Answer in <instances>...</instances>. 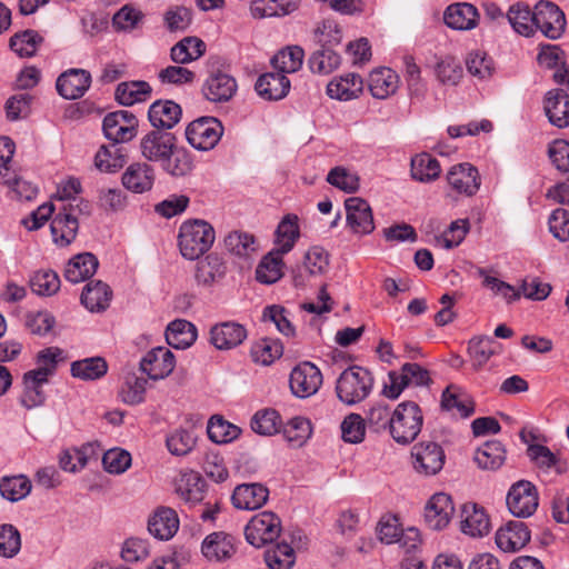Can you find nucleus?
<instances>
[{
	"instance_id": "nucleus-32",
	"label": "nucleus",
	"mask_w": 569,
	"mask_h": 569,
	"mask_svg": "<svg viewBox=\"0 0 569 569\" xmlns=\"http://www.w3.org/2000/svg\"><path fill=\"white\" fill-rule=\"evenodd\" d=\"M112 299V290L101 280L88 282L81 293V303L91 312L104 311Z\"/></svg>"
},
{
	"instance_id": "nucleus-51",
	"label": "nucleus",
	"mask_w": 569,
	"mask_h": 569,
	"mask_svg": "<svg viewBox=\"0 0 569 569\" xmlns=\"http://www.w3.org/2000/svg\"><path fill=\"white\" fill-rule=\"evenodd\" d=\"M207 432L209 439L213 442L227 443L237 439L241 429L224 420L221 416H213L208 422Z\"/></svg>"
},
{
	"instance_id": "nucleus-36",
	"label": "nucleus",
	"mask_w": 569,
	"mask_h": 569,
	"mask_svg": "<svg viewBox=\"0 0 569 569\" xmlns=\"http://www.w3.org/2000/svg\"><path fill=\"white\" fill-rule=\"evenodd\" d=\"M152 89L147 81H124L116 88V100L122 106H132L134 103L147 101L151 96Z\"/></svg>"
},
{
	"instance_id": "nucleus-45",
	"label": "nucleus",
	"mask_w": 569,
	"mask_h": 569,
	"mask_svg": "<svg viewBox=\"0 0 569 569\" xmlns=\"http://www.w3.org/2000/svg\"><path fill=\"white\" fill-rule=\"evenodd\" d=\"M300 236L298 217L296 214H287L279 222L276 230V250L279 253H288L293 248Z\"/></svg>"
},
{
	"instance_id": "nucleus-44",
	"label": "nucleus",
	"mask_w": 569,
	"mask_h": 569,
	"mask_svg": "<svg viewBox=\"0 0 569 569\" xmlns=\"http://www.w3.org/2000/svg\"><path fill=\"white\" fill-rule=\"evenodd\" d=\"M71 375L81 380H98L107 375L108 363L102 357H91L73 361Z\"/></svg>"
},
{
	"instance_id": "nucleus-13",
	"label": "nucleus",
	"mask_w": 569,
	"mask_h": 569,
	"mask_svg": "<svg viewBox=\"0 0 569 569\" xmlns=\"http://www.w3.org/2000/svg\"><path fill=\"white\" fill-rule=\"evenodd\" d=\"M174 366L173 353L164 347L153 348L140 361L141 371L152 380L168 377L173 371Z\"/></svg>"
},
{
	"instance_id": "nucleus-16",
	"label": "nucleus",
	"mask_w": 569,
	"mask_h": 569,
	"mask_svg": "<svg viewBox=\"0 0 569 569\" xmlns=\"http://www.w3.org/2000/svg\"><path fill=\"white\" fill-rule=\"evenodd\" d=\"M449 186L460 194L471 197L480 188V177L478 169L470 163H459L447 173Z\"/></svg>"
},
{
	"instance_id": "nucleus-39",
	"label": "nucleus",
	"mask_w": 569,
	"mask_h": 569,
	"mask_svg": "<svg viewBox=\"0 0 569 569\" xmlns=\"http://www.w3.org/2000/svg\"><path fill=\"white\" fill-rule=\"evenodd\" d=\"M126 161L124 149L114 142L110 146H101L94 157V166L102 172H116L124 166Z\"/></svg>"
},
{
	"instance_id": "nucleus-49",
	"label": "nucleus",
	"mask_w": 569,
	"mask_h": 569,
	"mask_svg": "<svg viewBox=\"0 0 569 569\" xmlns=\"http://www.w3.org/2000/svg\"><path fill=\"white\" fill-rule=\"evenodd\" d=\"M305 52L299 46L287 47L271 59V64L279 73H292L298 71L303 62Z\"/></svg>"
},
{
	"instance_id": "nucleus-50",
	"label": "nucleus",
	"mask_w": 569,
	"mask_h": 569,
	"mask_svg": "<svg viewBox=\"0 0 569 569\" xmlns=\"http://www.w3.org/2000/svg\"><path fill=\"white\" fill-rule=\"evenodd\" d=\"M283 353V346L278 339H260L251 348L252 360L257 363L269 366Z\"/></svg>"
},
{
	"instance_id": "nucleus-14",
	"label": "nucleus",
	"mask_w": 569,
	"mask_h": 569,
	"mask_svg": "<svg viewBox=\"0 0 569 569\" xmlns=\"http://www.w3.org/2000/svg\"><path fill=\"white\" fill-rule=\"evenodd\" d=\"M455 512L451 497L445 492L435 493L425 507V521L432 530L445 529Z\"/></svg>"
},
{
	"instance_id": "nucleus-37",
	"label": "nucleus",
	"mask_w": 569,
	"mask_h": 569,
	"mask_svg": "<svg viewBox=\"0 0 569 569\" xmlns=\"http://www.w3.org/2000/svg\"><path fill=\"white\" fill-rule=\"evenodd\" d=\"M473 459L483 470H497L506 460V449L500 441H487L476 450Z\"/></svg>"
},
{
	"instance_id": "nucleus-18",
	"label": "nucleus",
	"mask_w": 569,
	"mask_h": 569,
	"mask_svg": "<svg viewBox=\"0 0 569 569\" xmlns=\"http://www.w3.org/2000/svg\"><path fill=\"white\" fill-rule=\"evenodd\" d=\"M91 76L83 69H70L61 73L56 82L57 91L68 100L82 97L89 89Z\"/></svg>"
},
{
	"instance_id": "nucleus-29",
	"label": "nucleus",
	"mask_w": 569,
	"mask_h": 569,
	"mask_svg": "<svg viewBox=\"0 0 569 569\" xmlns=\"http://www.w3.org/2000/svg\"><path fill=\"white\" fill-rule=\"evenodd\" d=\"M254 89L266 100H280L288 94L290 81L283 73L267 72L258 78Z\"/></svg>"
},
{
	"instance_id": "nucleus-64",
	"label": "nucleus",
	"mask_w": 569,
	"mask_h": 569,
	"mask_svg": "<svg viewBox=\"0 0 569 569\" xmlns=\"http://www.w3.org/2000/svg\"><path fill=\"white\" fill-rule=\"evenodd\" d=\"M342 439L349 443H360L366 435V420L358 413L348 415L341 422Z\"/></svg>"
},
{
	"instance_id": "nucleus-52",
	"label": "nucleus",
	"mask_w": 569,
	"mask_h": 569,
	"mask_svg": "<svg viewBox=\"0 0 569 569\" xmlns=\"http://www.w3.org/2000/svg\"><path fill=\"white\" fill-rule=\"evenodd\" d=\"M311 422L303 417H295L283 428L284 439L295 448L302 447L311 437Z\"/></svg>"
},
{
	"instance_id": "nucleus-23",
	"label": "nucleus",
	"mask_w": 569,
	"mask_h": 569,
	"mask_svg": "<svg viewBox=\"0 0 569 569\" xmlns=\"http://www.w3.org/2000/svg\"><path fill=\"white\" fill-rule=\"evenodd\" d=\"M461 531L470 537H483L490 531V520L482 507L468 502L461 508Z\"/></svg>"
},
{
	"instance_id": "nucleus-19",
	"label": "nucleus",
	"mask_w": 569,
	"mask_h": 569,
	"mask_svg": "<svg viewBox=\"0 0 569 569\" xmlns=\"http://www.w3.org/2000/svg\"><path fill=\"white\" fill-rule=\"evenodd\" d=\"M378 536L388 545L399 542L407 552L416 550L420 543L418 530L411 528L403 533L396 519H382L378 525Z\"/></svg>"
},
{
	"instance_id": "nucleus-43",
	"label": "nucleus",
	"mask_w": 569,
	"mask_h": 569,
	"mask_svg": "<svg viewBox=\"0 0 569 569\" xmlns=\"http://www.w3.org/2000/svg\"><path fill=\"white\" fill-rule=\"evenodd\" d=\"M500 349L501 346L493 338H472L468 345V352L473 368H482L493 355L500 352Z\"/></svg>"
},
{
	"instance_id": "nucleus-3",
	"label": "nucleus",
	"mask_w": 569,
	"mask_h": 569,
	"mask_svg": "<svg viewBox=\"0 0 569 569\" xmlns=\"http://www.w3.org/2000/svg\"><path fill=\"white\" fill-rule=\"evenodd\" d=\"M422 423L420 407L413 401H403L392 411L390 435L398 443H410L420 433Z\"/></svg>"
},
{
	"instance_id": "nucleus-60",
	"label": "nucleus",
	"mask_w": 569,
	"mask_h": 569,
	"mask_svg": "<svg viewBox=\"0 0 569 569\" xmlns=\"http://www.w3.org/2000/svg\"><path fill=\"white\" fill-rule=\"evenodd\" d=\"M437 79L445 86H457L462 78L463 70L453 57H445L435 68Z\"/></svg>"
},
{
	"instance_id": "nucleus-59",
	"label": "nucleus",
	"mask_w": 569,
	"mask_h": 569,
	"mask_svg": "<svg viewBox=\"0 0 569 569\" xmlns=\"http://www.w3.org/2000/svg\"><path fill=\"white\" fill-rule=\"evenodd\" d=\"M227 250L238 257L248 258L256 252V239L252 234L233 231L224 239Z\"/></svg>"
},
{
	"instance_id": "nucleus-17",
	"label": "nucleus",
	"mask_w": 569,
	"mask_h": 569,
	"mask_svg": "<svg viewBox=\"0 0 569 569\" xmlns=\"http://www.w3.org/2000/svg\"><path fill=\"white\" fill-rule=\"evenodd\" d=\"M156 180L154 169L147 162H133L121 177L122 186L133 193H144L152 189Z\"/></svg>"
},
{
	"instance_id": "nucleus-4",
	"label": "nucleus",
	"mask_w": 569,
	"mask_h": 569,
	"mask_svg": "<svg viewBox=\"0 0 569 569\" xmlns=\"http://www.w3.org/2000/svg\"><path fill=\"white\" fill-rule=\"evenodd\" d=\"M218 60H209L208 77L202 84L203 97L214 103L230 101L237 92L236 79L224 70L217 67Z\"/></svg>"
},
{
	"instance_id": "nucleus-10",
	"label": "nucleus",
	"mask_w": 569,
	"mask_h": 569,
	"mask_svg": "<svg viewBox=\"0 0 569 569\" xmlns=\"http://www.w3.org/2000/svg\"><path fill=\"white\" fill-rule=\"evenodd\" d=\"M138 120L127 110H118L108 113L102 122V129L107 139L114 143L131 141L137 134Z\"/></svg>"
},
{
	"instance_id": "nucleus-11",
	"label": "nucleus",
	"mask_w": 569,
	"mask_h": 569,
	"mask_svg": "<svg viewBox=\"0 0 569 569\" xmlns=\"http://www.w3.org/2000/svg\"><path fill=\"white\" fill-rule=\"evenodd\" d=\"M176 144L177 138L173 133L154 129L142 137L140 149L144 159L161 163L173 154Z\"/></svg>"
},
{
	"instance_id": "nucleus-21",
	"label": "nucleus",
	"mask_w": 569,
	"mask_h": 569,
	"mask_svg": "<svg viewBox=\"0 0 569 569\" xmlns=\"http://www.w3.org/2000/svg\"><path fill=\"white\" fill-rule=\"evenodd\" d=\"M179 523L177 511L162 506L158 507L149 517L148 530L159 540H169L177 533Z\"/></svg>"
},
{
	"instance_id": "nucleus-58",
	"label": "nucleus",
	"mask_w": 569,
	"mask_h": 569,
	"mask_svg": "<svg viewBox=\"0 0 569 569\" xmlns=\"http://www.w3.org/2000/svg\"><path fill=\"white\" fill-rule=\"evenodd\" d=\"M308 63L312 72L329 74L340 64V56L331 49L322 47L311 54Z\"/></svg>"
},
{
	"instance_id": "nucleus-38",
	"label": "nucleus",
	"mask_w": 569,
	"mask_h": 569,
	"mask_svg": "<svg viewBox=\"0 0 569 569\" xmlns=\"http://www.w3.org/2000/svg\"><path fill=\"white\" fill-rule=\"evenodd\" d=\"M369 90L372 97L386 99L398 88V76L389 68H380L369 76Z\"/></svg>"
},
{
	"instance_id": "nucleus-30",
	"label": "nucleus",
	"mask_w": 569,
	"mask_h": 569,
	"mask_svg": "<svg viewBox=\"0 0 569 569\" xmlns=\"http://www.w3.org/2000/svg\"><path fill=\"white\" fill-rule=\"evenodd\" d=\"M98 266V258L93 253H79L67 263L64 278L71 283L86 281L96 273Z\"/></svg>"
},
{
	"instance_id": "nucleus-63",
	"label": "nucleus",
	"mask_w": 569,
	"mask_h": 569,
	"mask_svg": "<svg viewBox=\"0 0 569 569\" xmlns=\"http://www.w3.org/2000/svg\"><path fill=\"white\" fill-rule=\"evenodd\" d=\"M466 67L470 74L479 79H488L495 71L492 59L486 52L479 50L468 54Z\"/></svg>"
},
{
	"instance_id": "nucleus-48",
	"label": "nucleus",
	"mask_w": 569,
	"mask_h": 569,
	"mask_svg": "<svg viewBox=\"0 0 569 569\" xmlns=\"http://www.w3.org/2000/svg\"><path fill=\"white\" fill-rule=\"evenodd\" d=\"M507 19L513 30L525 37H530L535 32L533 10L528 4L518 2L510 7Z\"/></svg>"
},
{
	"instance_id": "nucleus-31",
	"label": "nucleus",
	"mask_w": 569,
	"mask_h": 569,
	"mask_svg": "<svg viewBox=\"0 0 569 569\" xmlns=\"http://www.w3.org/2000/svg\"><path fill=\"white\" fill-rule=\"evenodd\" d=\"M202 553L210 560L229 559L236 551L234 538L226 532H212L206 537L201 546Z\"/></svg>"
},
{
	"instance_id": "nucleus-8",
	"label": "nucleus",
	"mask_w": 569,
	"mask_h": 569,
	"mask_svg": "<svg viewBox=\"0 0 569 569\" xmlns=\"http://www.w3.org/2000/svg\"><path fill=\"white\" fill-rule=\"evenodd\" d=\"M533 23L545 37L556 40L565 32L566 17L556 3L540 0L533 8Z\"/></svg>"
},
{
	"instance_id": "nucleus-54",
	"label": "nucleus",
	"mask_w": 569,
	"mask_h": 569,
	"mask_svg": "<svg viewBox=\"0 0 569 569\" xmlns=\"http://www.w3.org/2000/svg\"><path fill=\"white\" fill-rule=\"evenodd\" d=\"M146 385L144 378L128 373L119 391V397L127 405H139L144 400Z\"/></svg>"
},
{
	"instance_id": "nucleus-7",
	"label": "nucleus",
	"mask_w": 569,
	"mask_h": 569,
	"mask_svg": "<svg viewBox=\"0 0 569 569\" xmlns=\"http://www.w3.org/2000/svg\"><path fill=\"white\" fill-rule=\"evenodd\" d=\"M223 132L221 122L214 117H201L188 124L186 138L198 150H210L220 140Z\"/></svg>"
},
{
	"instance_id": "nucleus-9",
	"label": "nucleus",
	"mask_w": 569,
	"mask_h": 569,
	"mask_svg": "<svg viewBox=\"0 0 569 569\" xmlns=\"http://www.w3.org/2000/svg\"><path fill=\"white\" fill-rule=\"evenodd\" d=\"M539 505L537 488L527 480H520L511 486L507 495L509 511L517 518L532 516Z\"/></svg>"
},
{
	"instance_id": "nucleus-27",
	"label": "nucleus",
	"mask_w": 569,
	"mask_h": 569,
	"mask_svg": "<svg viewBox=\"0 0 569 569\" xmlns=\"http://www.w3.org/2000/svg\"><path fill=\"white\" fill-rule=\"evenodd\" d=\"M545 112L551 124L569 126V94L563 89L550 90L545 98Z\"/></svg>"
},
{
	"instance_id": "nucleus-61",
	"label": "nucleus",
	"mask_w": 569,
	"mask_h": 569,
	"mask_svg": "<svg viewBox=\"0 0 569 569\" xmlns=\"http://www.w3.org/2000/svg\"><path fill=\"white\" fill-rule=\"evenodd\" d=\"M169 452L173 456L188 455L196 445L193 433L187 429H176L166 439Z\"/></svg>"
},
{
	"instance_id": "nucleus-42",
	"label": "nucleus",
	"mask_w": 569,
	"mask_h": 569,
	"mask_svg": "<svg viewBox=\"0 0 569 569\" xmlns=\"http://www.w3.org/2000/svg\"><path fill=\"white\" fill-rule=\"evenodd\" d=\"M441 408L447 411L457 410L460 417L468 418L475 412L472 399L459 391L456 386H448L441 396Z\"/></svg>"
},
{
	"instance_id": "nucleus-15",
	"label": "nucleus",
	"mask_w": 569,
	"mask_h": 569,
	"mask_svg": "<svg viewBox=\"0 0 569 569\" xmlns=\"http://www.w3.org/2000/svg\"><path fill=\"white\" fill-rule=\"evenodd\" d=\"M347 223L355 233L368 234L375 229L372 211L369 203L358 197L345 201Z\"/></svg>"
},
{
	"instance_id": "nucleus-28",
	"label": "nucleus",
	"mask_w": 569,
	"mask_h": 569,
	"mask_svg": "<svg viewBox=\"0 0 569 569\" xmlns=\"http://www.w3.org/2000/svg\"><path fill=\"white\" fill-rule=\"evenodd\" d=\"M53 242L60 247L69 246L77 237L79 221L72 213H68L62 207L51 220L50 224Z\"/></svg>"
},
{
	"instance_id": "nucleus-47",
	"label": "nucleus",
	"mask_w": 569,
	"mask_h": 569,
	"mask_svg": "<svg viewBox=\"0 0 569 569\" xmlns=\"http://www.w3.org/2000/svg\"><path fill=\"white\" fill-rule=\"evenodd\" d=\"M278 250L266 254L256 269V279L266 284H272L282 277V256Z\"/></svg>"
},
{
	"instance_id": "nucleus-20",
	"label": "nucleus",
	"mask_w": 569,
	"mask_h": 569,
	"mask_svg": "<svg viewBox=\"0 0 569 569\" xmlns=\"http://www.w3.org/2000/svg\"><path fill=\"white\" fill-rule=\"evenodd\" d=\"M269 498V490L262 483L238 485L231 496L234 508L241 510H256L261 508Z\"/></svg>"
},
{
	"instance_id": "nucleus-56",
	"label": "nucleus",
	"mask_w": 569,
	"mask_h": 569,
	"mask_svg": "<svg viewBox=\"0 0 569 569\" xmlns=\"http://www.w3.org/2000/svg\"><path fill=\"white\" fill-rule=\"evenodd\" d=\"M31 491V481L26 476L6 477L0 481V493L9 501H19Z\"/></svg>"
},
{
	"instance_id": "nucleus-25",
	"label": "nucleus",
	"mask_w": 569,
	"mask_h": 569,
	"mask_svg": "<svg viewBox=\"0 0 569 569\" xmlns=\"http://www.w3.org/2000/svg\"><path fill=\"white\" fill-rule=\"evenodd\" d=\"M247 338L246 328L237 322H222L210 330L211 343L220 350H228L238 347Z\"/></svg>"
},
{
	"instance_id": "nucleus-41",
	"label": "nucleus",
	"mask_w": 569,
	"mask_h": 569,
	"mask_svg": "<svg viewBox=\"0 0 569 569\" xmlns=\"http://www.w3.org/2000/svg\"><path fill=\"white\" fill-rule=\"evenodd\" d=\"M411 177L420 182H431L439 178L441 168L439 161L430 153L422 152L411 159Z\"/></svg>"
},
{
	"instance_id": "nucleus-46",
	"label": "nucleus",
	"mask_w": 569,
	"mask_h": 569,
	"mask_svg": "<svg viewBox=\"0 0 569 569\" xmlns=\"http://www.w3.org/2000/svg\"><path fill=\"white\" fill-rule=\"evenodd\" d=\"M226 266L217 254H208L198 261L196 268V280L199 284L209 286L226 274Z\"/></svg>"
},
{
	"instance_id": "nucleus-5",
	"label": "nucleus",
	"mask_w": 569,
	"mask_h": 569,
	"mask_svg": "<svg viewBox=\"0 0 569 569\" xmlns=\"http://www.w3.org/2000/svg\"><path fill=\"white\" fill-rule=\"evenodd\" d=\"M446 462L443 448L435 441L417 442L411 448V465L413 470L425 477L438 475Z\"/></svg>"
},
{
	"instance_id": "nucleus-26",
	"label": "nucleus",
	"mask_w": 569,
	"mask_h": 569,
	"mask_svg": "<svg viewBox=\"0 0 569 569\" xmlns=\"http://www.w3.org/2000/svg\"><path fill=\"white\" fill-rule=\"evenodd\" d=\"M478 20L477 8L467 2L452 3L443 13L445 23L455 30H471L477 27Z\"/></svg>"
},
{
	"instance_id": "nucleus-55",
	"label": "nucleus",
	"mask_w": 569,
	"mask_h": 569,
	"mask_svg": "<svg viewBox=\"0 0 569 569\" xmlns=\"http://www.w3.org/2000/svg\"><path fill=\"white\" fill-rule=\"evenodd\" d=\"M281 417L274 409L257 411L251 419V429L261 436H272L279 431Z\"/></svg>"
},
{
	"instance_id": "nucleus-62",
	"label": "nucleus",
	"mask_w": 569,
	"mask_h": 569,
	"mask_svg": "<svg viewBox=\"0 0 569 569\" xmlns=\"http://www.w3.org/2000/svg\"><path fill=\"white\" fill-rule=\"evenodd\" d=\"M30 286L39 296H52L60 288V278L53 270H41L31 278Z\"/></svg>"
},
{
	"instance_id": "nucleus-35",
	"label": "nucleus",
	"mask_w": 569,
	"mask_h": 569,
	"mask_svg": "<svg viewBox=\"0 0 569 569\" xmlns=\"http://www.w3.org/2000/svg\"><path fill=\"white\" fill-rule=\"evenodd\" d=\"M197 339V329L193 323L184 319L170 322L166 330V340L174 349L189 348Z\"/></svg>"
},
{
	"instance_id": "nucleus-22",
	"label": "nucleus",
	"mask_w": 569,
	"mask_h": 569,
	"mask_svg": "<svg viewBox=\"0 0 569 569\" xmlns=\"http://www.w3.org/2000/svg\"><path fill=\"white\" fill-rule=\"evenodd\" d=\"M530 537L527 525L515 520L497 531L496 543L502 551L513 552L523 548L530 541Z\"/></svg>"
},
{
	"instance_id": "nucleus-24",
	"label": "nucleus",
	"mask_w": 569,
	"mask_h": 569,
	"mask_svg": "<svg viewBox=\"0 0 569 569\" xmlns=\"http://www.w3.org/2000/svg\"><path fill=\"white\" fill-rule=\"evenodd\" d=\"M181 114V107L172 100L154 101L148 111L151 126L161 131L173 128L180 121Z\"/></svg>"
},
{
	"instance_id": "nucleus-40",
	"label": "nucleus",
	"mask_w": 569,
	"mask_h": 569,
	"mask_svg": "<svg viewBox=\"0 0 569 569\" xmlns=\"http://www.w3.org/2000/svg\"><path fill=\"white\" fill-rule=\"evenodd\" d=\"M206 51V43L197 37H186L176 43L170 51L171 60L179 64L199 59Z\"/></svg>"
},
{
	"instance_id": "nucleus-6",
	"label": "nucleus",
	"mask_w": 569,
	"mask_h": 569,
	"mask_svg": "<svg viewBox=\"0 0 569 569\" xmlns=\"http://www.w3.org/2000/svg\"><path fill=\"white\" fill-rule=\"evenodd\" d=\"M280 532L281 521L271 511H263L253 516L244 528L247 541L256 548L273 542Z\"/></svg>"
},
{
	"instance_id": "nucleus-12",
	"label": "nucleus",
	"mask_w": 569,
	"mask_h": 569,
	"mask_svg": "<svg viewBox=\"0 0 569 569\" xmlns=\"http://www.w3.org/2000/svg\"><path fill=\"white\" fill-rule=\"evenodd\" d=\"M289 385L296 397L308 398L315 395L321 387V371L309 361L301 362L292 369Z\"/></svg>"
},
{
	"instance_id": "nucleus-33",
	"label": "nucleus",
	"mask_w": 569,
	"mask_h": 569,
	"mask_svg": "<svg viewBox=\"0 0 569 569\" xmlns=\"http://www.w3.org/2000/svg\"><path fill=\"white\" fill-rule=\"evenodd\" d=\"M206 482L198 472L181 475L176 483V493L189 506L201 502L204 498Z\"/></svg>"
},
{
	"instance_id": "nucleus-2",
	"label": "nucleus",
	"mask_w": 569,
	"mask_h": 569,
	"mask_svg": "<svg viewBox=\"0 0 569 569\" xmlns=\"http://www.w3.org/2000/svg\"><path fill=\"white\" fill-rule=\"evenodd\" d=\"M178 238L181 254L189 260H194L211 248L214 230L204 220L186 221L180 227Z\"/></svg>"
},
{
	"instance_id": "nucleus-57",
	"label": "nucleus",
	"mask_w": 569,
	"mask_h": 569,
	"mask_svg": "<svg viewBox=\"0 0 569 569\" xmlns=\"http://www.w3.org/2000/svg\"><path fill=\"white\" fill-rule=\"evenodd\" d=\"M270 569H290L295 563L293 548L287 542L277 543L264 552Z\"/></svg>"
},
{
	"instance_id": "nucleus-53",
	"label": "nucleus",
	"mask_w": 569,
	"mask_h": 569,
	"mask_svg": "<svg viewBox=\"0 0 569 569\" xmlns=\"http://www.w3.org/2000/svg\"><path fill=\"white\" fill-rule=\"evenodd\" d=\"M43 41V38L32 29L14 33L10 38V48L20 57H32L38 46Z\"/></svg>"
},
{
	"instance_id": "nucleus-34",
	"label": "nucleus",
	"mask_w": 569,
	"mask_h": 569,
	"mask_svg": "<svg viewBox=\"0 0 569 569\" xmlns=\"http://www.w3.org/2000/svg\"><path fill=\"white\" fill-rule=\"evenodd\" d=\"M363 82L360 76L348 73L330 81L327 86V93L337 100H352L362 91Z\"/></svg>"
},
{
	"instance_id": "nucleus-1",
	"label": "nucleus",
	"mask_w": 569,
	"mask_h": 569,
	"mask_svg": "<svg viewBox=\"0 0 569 569\" xmlns=\"http://www.w3.org/2000/svg\"><path fill=\"white\" fill-rule=\"evenodd\" d=\"M372 387L373 378L370 371L359 366H351L337 379L336 392L341 402L352 406L365 400Z\"/></svg>"
}]
</instances>
